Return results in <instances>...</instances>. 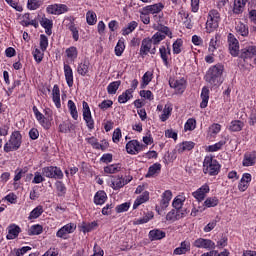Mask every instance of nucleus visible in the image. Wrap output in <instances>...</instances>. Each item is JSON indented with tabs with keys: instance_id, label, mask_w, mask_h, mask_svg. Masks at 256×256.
<instances>
[{
	"instance_id": "de8ad7c7",
	"label": "nucleus",
	"mask_w": 256,
	"mask_h": 256,
	"mask_svg": "<svg viewBox=\"0 0 256 256\" xmlns=\"http://www.w3.org/2000/svg\"><path fill=\"white\" fill-rule=\"evenodd\" d=\"M153 74L151 72H146L142 77L141 89H145L149 83H151V79Z\"/></svg>"
},
{
	"instance_id": "423d86ee",
	"label": "nucleus",
	"mask_w": 256,
	"mask_h": 256,
	"mask_svg": "<svg viewBox=\"0 0 256 256\" xmlns=\"http://www.w3.org/2000/svg\"><path fill=\"white\" fill-rule=\"evenodd\" d=\"M228 45L232 57H237L239 55V40L232 33L228 34Z\"/></svg>"
},
{
	"instance_id": "e433bc0d",
	"label": "nucleus",
	"mask_w": 256,
	"mask_h": 256,
	"mask_svg": "<svg viewBox=\"0 0 256 256\" xmlns=\"http://www.w3.org/2000/svg\"><path fill=\"white\" fill-rule=\"evenodd\" d=\"M131 98H133V90H126L118 97V102L127 103Z\"/></svg>"
},
{
	"instance_id": "79ce46f5",
	"label": "nucleus",
	"mask_w": 256,
	"mask_h": 256,
	"mask_svg": "<svg viewBox=\"0 0 256 256\" xmlns=\"http://www.w3.org/2000/svg\"><path fill=\"white\" fill-rule=\"evenodd\" d=\"M41 215H43V206H37L30 212L28 219H38Z\"/></svg>"
},
{
	"instance_id": "412c9836",
	"label": "nucleus",
	"mask_w": 256,
	"mask_h": 256,
	"mask_svg": "<svg viewBox=\"0 0 256 256\" xmlns=\"http://www.w3.org/2000/svg\"><path fill=\"white\" fill-rule=\"evenodd\" d=\"M172 197L173 193L170 190H166L162 194V200L160 202V207L162 210L167 209V207H169V202L171 201Z\"/></svg>"
},
{
	"instance_id": "774afa93",
	"label": "nucleus",
	"mask_w": 256,
	"mask_h": 256,
	"mask_svg": "<svg viewBox=\"0 0 256 256\" xmlns=\"http://www.w3.org/2000/svg\"><path fill=\"white\" fill-rule=\"evenodd\" d=\"M140 96L144 97V99H148L149 101H153V92L150 90L140 91Z\"/></svg>"
},
{
	"instance_id": "4be33fe9",
	"label": "nucleus",
	"mask_w": 256,
	"mask_h": 256,
	"mask_svg": "<svg viewBox=\"0 0 256 256\" xmlns=\"http://www.w3.org/2000/svg\"><path fill=\"white\" fill-rule=\"evenodd\" d=\"M52 99H53V102L55 103L57 109H60L61 108V91L59 90L58 85H54V87H53Z\"/></svg>"
},
{
	"instance_id": "4c0bfd02",
	"label": "nucleus",
	"mask_w": 256,
	"mask_h": 256,
	"mask_svg": "<svg viewBox=\"0 0 256 256\" xmlns=\"http://www.w3.org/2000/svg\"><path fill=\"white\" fill-rule=\"evenodd\" d=\"M121 86V81H114L111 82L107 87V92L109 95H115L117 93V90Z\"/></svg>"
},
{
	"instance_id": "9d476101",
	"label": "nucleus",
	"mask_w": 256,
	"mask_h": 256,
	"mask_svg": "<svg viewBox=\"0 0 256 256\" xmlns=\"http://www.w3.org/2000/svg\"><path fill=\"white\" fill-rule=\"evenodd\" d=\"M145 145L140 144L137 140H131L126 144V151L130 155H135L136 153H139V151H143V148Z\"/></svg>"
},
{
	"instance_id": "bb28decb",
	"label": "nucleus",
	"mask_w": 256,
	"mask_h": 256,
	"mask_svg": "<svg viewBox=\"0 0 256 256\" xmlns=\"http://www.w3.org/2000/svg\"><path fill=\"white\" fill-rule=\"evenodd\" d=\"M179 219H183V214H179L175 209H172L166 215V221H169L170 223H175V221H179Z\"/></svg>"
},
{
	"instance_id": "338daca9",
	"label": "nucleus",
	"mask_w": 256,
	"mask_h": 256,
	"mask_svg": "<svg viewBox=\"0 0 256 256\" xmlns=\"http://www.w3.org/2000/svg\"><path fill=\"white\" fill-rule=\"evenodd\" d=\"M41 4H39L38 0H28V9L35 11V9H39Z\"/></svg>"
},
{
	"instance_id": "a211bd4d",
	"label": "nucleus",
	"mask_w": 256,
	"mask_h": 256,
	"mask_svg": "<svg viewBox=\"0 0 256 256\" xmlns=\"http://www.w3.org/2000/svg\"><path fill=\"white\" fill-rule=\"evenodd\" d=\"M209 185L205 184L202 187H200L196 192H193V197L197 199V201H203L205 199V195L209 193Z\"/></svg>"
},
{
	"instance_id": "f3484780",
	"label": "nucleus",
	"mask_w": 256,
	"mask_h": 256,
	"mask_svg": "<svg viewBox=\"0 0 256 256\" xmlns=\"http://www.w3.org/2000/svg\"><path fill=\"white\" fill-rule=\"evenodd\" d=\"M170 87L172 89H175L176 93L181 94L185 92V80H173L169 81Z\"/></svg>"
},
{
	"instance_id": "c03bdc74",
	"label": "nucleus",
	"mask_w": 256,
	"mask_h": 256,
	"mask_svg": "<svg viewBox=\"0 0 256 256\" xmlns=\"http://www.w3.org/2000/svg\"><path fill=\"white\" fill-rule=\"evenodd\" d=\"M219 205V199L217 197H209L204 201V207L211 208Z\"/></svg>"
},
{
	"instance_id": "cd10ccee",
	"label": "nucleus",
	"mask_w": 256,
	"mask_h": 256,
	"mask_svg": "<svg viewBox=\"0 0 256 256\" xmlns=\"http://www.w3.org/2000/svg\"><path fill=\"white\" fill-rule=\"evenodd\" d=\"M235 30L238 35H241L242 37H247L249 35V27L243 22H237Z\"/></svg>"
},
{
	"instance_id": "20e7f679",
	"label": "nucleus",
	"mask_w": 256,
	"mask_h": 256,
	"mask_svg": "<svg viewBox=\"0 0 256 256\" xmlns=\"http://www.w3.org/2000/svg\"><path fill=\"white\" fill-rule=\"evenodd\" d=\"M42 175L48 179H63V171L57 166H47L42 168Z\"/></svg>"
},
{
	"instance_id": "aec40b11",
	"label": "nucleus",
	"mask_w": 256,
	"mask_h": 256,
	"mask_svg": "<svg viewBox=\"0 0 256 256\" xmlns=\"http://www.w3.org/2000/svg\"><path fill=\"white\" fill-rule=\"evenodd\" d=\"M125 185H127V182H125V180H123L122 177L112 176V180H111L112 189L117 191V190L121 189L122 187H125Z\"/></svg>"
},
{
	"instance_id": "c756f323",
	"label": "nucleus",
	"mask_w": 256,
	"mask_h": 256,
	"mask_svg": "<svg viewBox=\"0 0 256 256\" xmlns=\"http://www.w3.org/2000/svg\"><path fill=\"white\" fill-rule=\"evenodd\" d=\"M243 127H245V123L241 120H233L230 123L229 130L232 132H239L243 130Z\"/></svg>"
},
{
	"instance_id": "7ed1b4c3",
	"label": "nucleus",
	"mask_w": 256,
	"mask_h": 256,
	"mask_svg": "<svg viewBox=\"0 0 256 256\" xmlns=\"http://www.w3.org/2000/svg\"><path fill=\"white\" fill-rule=\"evenodd\" d=\"M219 21H221V14H219V11L210 10L206 22L207 33H213V31L219 27Z\"/></svg>"
},
{
	"instance_id": "1a4fd4ad",
	"label": "nucleus",
	"mask_w": 256,
	"mask_h": 256,
	"mask_svg": "<svg viewBox=\"0 0 256 256\" xmlns=\"http://www.w3.org/2000/svg\"><path fill=\"white\" fill-rule=\"evenodd\" d=\"M77 229V225L74 223H69L60 228L57 233L56 237H60V239H67V235L73 233Z\"/></svg>"
},
{
	"instance_id": "603ef678",
	"label": "nucleus",
	"mask_w": 256,
	"mask_h": 256,
	"mask_svg": "<svg viewBox=\"0 0 256 256\" xmlns=\"http://www.w3.org/2000/svg\"><path fill=\"white\" fill-rule=\"evenodd\" d=\"M197 127V120L190 118L185 123L184 129L185 131H193Z\"/></svg>"
},
{
	"instance_id": "37998d69",
	"label": "nucleus",
	"mask_w": 256,
	"mask_h": 256,
	"mask_svg": "<svg viewBox=\"0 0 256 256\" xmlns=\"http://www.w3.org/2000/svg\"><path fill=\"white\" fill-rule=\"evenodd\" d=\"M43 233V226L36 224L30 227L28 230V235H41Z\"/></svg>"
},
{
	"instance_id": "393cba45",
	"label": "nucleus",
	"mask_w": 256,
	"mask_h": 256,
	"mask_svg": "<svg viewBox=\"0 0 256 256\" xmlns=\"http://www.w3.org/2000/svg\"><path fill=\"white\" fill-rule=\"evenodd\" d=\"M187 251H191V243L189 241H183L180 247L174 250V255H184Z\"/></svg>"
},
{
	"instance_id": "2eb2a0df",
	"label": "nucleus",
	"mask_w": 256,
	"mask_h": 256,
	"mask_svg": "<svg viewBox=\"0 0 256 256\" xmlns=\"http://www.w3.org/2000/svg\"><path fill=\"white\" fill-rule=\"evenodd\" d=\"M256 163V152H246L242 162L243 167H253Z\"/></svg>"
},
{
	"instance_id": "864d4df0",
	"label": "nucleus",
	"mask_w": 256,
	"mask_h": 256,
	"mask_svg": "<svg viewBox=\"0 0 256 256\" xmlns=\"http://www.w3.org/2000/svg\"><path fill=\"white\" fill-rule=\"evenodd\" d=\"M66 55H67L68 59H72V61H75V58L78 55L77 47L72 46V47L66 49Z\"/></svg>"
},
{
	"instance_id": "5fc2aeb1",
	"label": "nucleus",
	"mask_w": 256,
	"mask_h": 256,
	"mask_svg": "<svg viewBox=\"0 0 256 256\" xmlns=\"http://www.w3.org/2000/svg\"><path fill=\"white\" fill-rule=\"evenodd\" d=\"M124 51H125V43L123 41L119 40L115 47V55L117 57H121V55H123Z\"/></svg>"
},
{
	"instance_id": "2f4dec72",
	"label": "nucleus",
	"mask_w": 256,
	"mask_h": 256,
	"mask_svg": "<svg viewBox=\"0 0 256 256\" xmlns=\"http://www.w3.org/2000/svg\"><path fill=\"white\" fill-rule=\"evenodd\" d=\"M77 73L81 75L82 77H85L89 73V62L84 61L80 63L77 67Z\"/></svg>"
},
{
	"instance_id": "dca6fc26",
	"label": "nucleus",
	"mask_w": 256,
	"mask_h": 256,
	"mask_svg": "<svg viewBox=\"0 0 256 256\" xmlns=\"http://www.w3.org/2000/svg\"><path fill=\"white\" fill-rule=\"evenodd\" d=\"M152 45L153 43L151 42V38H144L142 40L141 47H140L141 57H146V55H149Z\"/></svg>"
},
{
	"instance_id": "69168bd1",
	"label": "nucleus",
	"mask_w": 256,
	"mask_h": 256,
	"mask_svg": "<svg viewBox=\"0 0 256 256\" xmlns=\"http://www.w3.org/2000/svg\"><path fill=\"white\" fill-rule=\"evenodd\" d=\"M16 175L14 176V181H21V179L23 178V175H25V173H27V168L24 169H17L15 171Z\"/></svg>"
},
{
	"instance_id": "a18cd8bd",
	"label": "nucleus",
	"mask_w": 256,
	"mask_h": 256,
	"mask_svg": "<svg viewBox=\"0 0 256 256\" xmlns=\"http://www.w3.org/2000/svg\"><path fill=\"white\" fill-rule=\"evenodd\" d=\"M86 21L88 25H95L97 23V14L93 11H88L86 13Z\"/></svg>"
},
{
	"instance_id": "09e8293b",
	"label": "nucleus",
	"mask_w": 256,
	"mask_h": 256,
	"mask_svg": "<svg viewBox=\"0 0 256 256\" xmlns=\"http://www.w3.org/2000/svg\"><path fill=\"white\" fill-rule=\"evenodd\" d=\"M119 171H121V166H119V164H112L109 166L104 167V173H119Z\"/></svg>"
},
{
	"instance_id": "a19ab883",
	"label": "nucleus",
	"mask_w": 256,
	"mask_h": 256,
	"mask_svg": "<svg viewBox=\"0 0 256 256\" xmlns=\"http://www.w3.org/2000/svg\"><path fill=\"white\" fill-rule=\"evenodd\" d=\"M160 171H161V164L155 163L149 167L146 177H153V175H156V173H159Z\"/></svg>"
},
{
	"instance_id": "4d7b16f0",
	"label": "nucleus",
	"mask_w": 256,
	"mask_h": 256,
	"mask_svg": "<svg viewBox=\"0 0 256 256\" xmlns=\"http://www.w3.org/2000/svg\"><path fill=\"white\" fill-rule=\"evenodd\" d=\"M173 53L174 55H179V53H181V47H183V40L181 39H177L174 43H173Z\"/></svg>"
},
{
	"instance_id": "ea45409f",
	"label": "nucleus",
	"mask_w": 256,
	"mask_h": 256,
	"mask_svg": "<svg viewBox=\"0 0 256 256\" xmlns=\"http://www.w3.org/2000/svg\"><path fill=\"white\" fill-rule=\"evenodd\" d=\"M171 111H173V107H171V105H169V104H166L163 109V113L160 116L161 121H163V122L167 121V119H169V117H171Z\"/></svg>"
},
{
	"instance_id": "a878e982",
	"label": "nucleus",
	"mask_w": 256,
	"mask_h": 256,
	"mask_svg": "<svg viewBox=\"0 0 256 256\" xmlns=\"http://www.w3.org/2000/svg\"><path fill=\"white\" fill-rule=\"evenodd\" d=\"M202 102L200 103L201 109H205L209 103V88L204 86L200 95Z\"/></svg>"
},
{
	"instance_id": "f03ea898",
	"label": "nucleus",
	"mask_w": 256,
	"mask_h": 256,
	"mask_svg": "<svg viewBox=\"0 0 256 256\" xmlns=\"http://www.w3.org/2000/svg\"><path fill=\"white\" fill-rule=\"evenodd\" d=\"M221 171V164L213 158V156H206L203 161V173L215 177Z\"/></svg>"
},
{
	"instance_id": "f8f14e48",
	"label": "nucleus",
	"mask_w": 256,
	"mask_h": 256,
	"mask_svg": "<svg viewBox=\"0 0 256 256\" xmlns=\"http://www.w3.org/2000/svg\"><path fill=\"white\" fill-rule=\"evenodd\" d=\"M256 56V46H247L240 52V59L247 61V59H253Z\"/></svg>"
},
{
	"instance_id": "7c9ffc66",
	"label": "nucleus",
	"mask_w": 256,
	"mask_h": 256,
	"mask_svg": "<svg viewBox=\"0 0 256 256\" xmlns=\"http://www.w3.org/2000/svg\"><path fill=\"white\" fill-rule=\"evenodd\" d=\"M146 201H149V192H143L142 195H140L134 202L133 209H137L139 205H143V203H146Z\"/></svg>"
},
{
	"instance_id": "9b49d317",
	"label": "nucleus",
	"mask_w": 256,
	"mask_h": 256,
	"mask_svg": "<svg viewBox=\"0 0 256 256\" xmlns=\"http://www.w3.org/2000/svg\"><path fill=\"white\" fill-rule=\"evenodd\" d=\"M165 5L163 3H156L153 5H148L143 7V13L148 15H155L157 13H161L164 9Z\"/></svg>"
},
{
	"instance_id": "e2e57ef3",
	"label": "nucleus",
	"mask_w": 256,
	"mask_h": 256,
	"mask_svg": "<svg viewBox=\"0 0 256 256\" xmlns=\"http://www.w3.org/2000/svg\"><path fill=\"white\" fill-rule=\"evenodd\" d=\"M97 227V222H92L89 224H84L82 226L83 233H90V231H93Z\"/></svg>"
},
{
	"instance_id": "39448f33",
	"label": "nucleus",
	"mask_w": 256,
	"mask_h": 256,
	"mask_svg": "<svg viewBox=\"0 0 256 256\" xmlns=\"http://www.w3.org/2000/svg\"><path fill=\"white\" fill-rule=\"evenodd\" d=\"M83 119L86 121L88 129H95V121L91 116V109L89 108V104L85 101H83Z\"/></svg>"
},
{
	"instance_id": "4468645a",
	"label": "nucleus",
	"mask_w": 256,
	"mask_h": 256,
	"mask_svg": "<svg viewBox=\"0 0 256 256\" xmlns=\"http://www.w3.org/2000/svg\"><path fill=\"white\" fill-rule=\"evenodd\" d=\"M160 57L166 67H169V55H171V47H169V44H166V46H161L159 48Z\"/></svg>"
},
{
	"instance_id": "72a5a7b5",
	"label": "nucleus",
	"mask_w": 256,
	"mask_h": 256,
	"mask_svg": "<svg viewBox=\"0 0 256 256\" xmlns=\"http://www.w3.org/2000/svg\"><path fill=\"white\" fill-rule=\"evenodd\" d=\"M60 133H71L72 129H75V125L70 121H65L59 125Z\"/></svg>"
},
{
	"instance_id": "6ab92c4d",
	"label": "nucleus",
	"mask_w": 256,
	"mask_h": 256,
	"mask_svg": "<svg viewBox=\"0 0 256 256\" xmlns=\"http://www.w3.org/2000/svg\"><path fill=\"white\" fill-rule=\"evenodd\" d=\"M248 1L249 0H234L233 13H235V15H241V13L245 11V5H247Z\"/></svg>"
},
{
	"instance_id": "680f3d73",
	"label": "nucleus",
	"mask_w": 256,
	"mask_h": 256,
	"mask_svg": "<svg viewBox=\"0 0 256 256\" xmlns=\"http://www.w3.org/2000/svg\"><path fill=\"white\" fill-rule=\"evenodd\" d=\"M43 55V51L41 52V50H39L38 48L35 49V51L33 52V57L36 63H41V61H43Z\"/></svg>"
},
{
	"instance_id": "052dcab7",
	"label": "nucleus",
	"mask_w": 256,
	"mask_h": 256,
	"mask_svg": "<svg viewBox=\"0 0 256 256\" xmlns=\"http://www.w3.org/2000/svg\"><path fill=\"white\" fill-rule=\"evenodd\" d=\"M99 109L102 111H107L110 107H113V102L111 100H103L102 103L98 105Z\"/></svg>"
},
{
	"instance_id": "49530a36",
	"label": "nucleus",
	"mask_w": 256,
	"mask_h": 256,
	"mask_svg": "<svg viewBox=\"0 0 256 256\" xmlns=\"http://www.w3.org/2000/svg\"><path fill=\"white\" fill-rule=\"evenodd\" d=\"M163 39H165V34H163V32H156L152 38H150V41L153 45H159V42L163 41Z\"/></svg>"
},
{
	"instance_id": "0eeeda50",
	"label": "nucleus",
	"mask_w": 256,
	"mask_h": 256,
	"mask_svg": "<svg viewBox=\"0 0 256 256\" xmlns=\"http://www.w3.org/2000/svg\"><path fill=\"white\" fill-rule=\"evenodd\" d=\"M46 11L50 15H63L69 11V8L65 4H52L46 8Z\"/></svg>"
},
{
	"instance_id": "473e14b6",
	"label": "nucleus",
	"mask_w": 256,
	"mask_h": 256,
	"mask_svg": "<svg viewBox=\"0 0 256 256\" xmlns=\"http://www.w3.org/2000/svg\"><path fill=\"white\" fill-rule=\"evenodd\" d=\"M105 201H107V194L105 193V191L97 192L94 196V203L96 205H103Z\"/></svg>"
},
{
	"instance_id": "3c124183",
	"label": "nucleus",
	"mask_w": 256,
	"mask_h": 256,
	"mask_svg": "<svg viewBox=\"0 0 256 256\" xmlns=\"http://www.w3.org/2000/svg\"><path fill=\"white\" fill-rule=\"evenodd\" d=\"M47 47H49V39L45 34L40 35V49L41 51L45 52L47 51Z\"/></svg>"
},
{
	"instance_id": "c9c22d12",
	"label": "nucleus",
	"mask_w": 256,
	"mask_h": 256,
	"mask_svg": "<svg viewBox=\"0 0 256 256\" xmlns=\"http://www.w3.org/2000/svg\"><path fill=\"white\" fill-rule=\"evenodd\" d=\"M195 147L194 142H183L179 145L178 153H185V151H191Z\"/></svg>"
},
{
	"instance_id": "0e129e2a",
	"label": "nucleus",
	"mask_w": 256,
	"mask_h": 256,
	"mask_svg": "<svg viewBox=\"0 0 256 256\" xmlns=\"http://www.w3.org/2000/svg\"><path fill=\"white\" fill-rule=\"evenodd\" d=\"M184 202H185V199L176 198V199L172 202V205H173V207H174V210L179 211V209H182Z\"/></svg>"
},
{
	"instance_id": "6e6552de",
	"label": "nucleus",
	"mask_w": 256,
	"mask_h": 256,
	"mask_svg": "<svg viewBox=\"0 0 256 256\" xmlns=\"http://www.w3.org/2000/svg\"><path fill=\"white\" fill-rule=\"evenodd\" d=\"M193 247H197V249H215V242L211 239L198 238L193 242Z\"/></svg>"
},
{
	"instance_id": "8fccbe9b",
	"label": "nucleus",
	"mask_w": 256,
	"mask_h": 256,
	"mask_svg": "<svg viewBox=\"0 0 256 256\" xmlns=\"http://www.w3.org/2000/svg\"><path fill=\"white\" fill-rule=\"evenodd\" d=\"M68 29L71 31L74 41H79V30L77 29V26H75V23L71 22L68 25Z\"/></svg>"
},
{
	"instance_id": "c85d7f7f",
	"label": "nucleus",
	"mask_w": 256,
	"mask_h": 256,
	"mask_svg": "<svg viewBox=\"0 0 256 256\" xmlns=\"http://www.w3.org/2000/svg\"><path fill=\"white\" fill-rule=\"evenodd\" d=\"M10 142L13 144L15 149H19L21 147V133H19V131L13 132Z\"/></svg>"
},
{
	"instance_id": "5701e85b",
	"label": "nucleus",
	"mask_w": 256,
	"mask_h": 256,
	"mask_svg": "<svg viewBox=\"0 0 256 256\" xmlns=\"http://www.w3.org/2000/svg\"><path fill=\"white\" fill-rule=\"evenodd\" d=\"M64 75L68 87H73V69H71V66H69V64L64 65Z\"/></svg>"
},
{
	"instance_id": "f704fd0d",
	"label": "nucleus",
	"mask_w": 256,
	"mask_h": 256,
	"mask_svg": "<svg viewBox=\"0 0 256 256\" xmlns=\"http://www.w3.org/2000/svg\"><path fill=\"white\" fill-rule=\"evenodd\" d=\"M68 109L70 111V115L72 116V119L77 121V119L79 118V114L77 112V106L75 105V102H73V100L68 101Z\"/></svg>"
},
{
	"instance_id": "13d9d810",
	"label": "nucleus",
	"mask_w": 256,
	"mask_h": 256,
	"mask_svg": "<svg viewBox=\"0 0 256 256\" xmlns=\"http://www.w3.org/2000/svg\"><path fill=\"white\" fill-rule=\"evenodd\" d=\"M6 3H8V5H10V7H12L13 9H15L16 11H23V6L19 5V0H5Z\"/></svg>"
},
{
	"instance_id": "ddd939ff",
	"label": "nucleus",
	"mask_w": 256,
	"mask_h": 256,
	"mask_svg": "<svg viewBox=\"0 0 256 256\" xmlns=\"http://www.w3.org/2000/svg\"><path fill=\"white\" fill-rule=\"evenodd\" d=\"M7 231L8 234L6 239L11 241L12 239H17L19 237V233H21V227H19L17 224H11L8 226Z\"/></svg>"
},
{
	"instance_id": "58836bf2",
	"label": "nucleus",
	"mask_w": 256,
	"mask_h": 256,
	"mask_svg": "<svg viewBox=\"0 0 256 256\" xmlns=\"http://www.w3.org/2000/svg\"><path fill=\"white\" fill-rule=\"evenodd\" d=\"M138 25L136 21L128 23L127 27L122 29V35H130V33H133L134 29H137Z\"/></svg>"
},
{
	"instance_id": "b1692460",
	"label": "nucleus",
	"mask_w": 256,
	"mask_h": 256,
	"mask_svg": "<svg viewBox=\"0 0 256 256\" xmlns=\"http://www.w3.org/2000/svg\"><path fill=\"white\" fill-rule=\"evenodd\" d=\"M166 233L163 230L154 229L149 232V239L152 241H160V239H165Z\"/></svg>"
},
{
	"instance_id": "f257e3e1",
	"label": "nucleus",
	"mask_w": 256,
	"mask_h": 256,
	"mask_svg": "<svg viewBox=\"0 0 256 256\" xmlns=\"http://www.w3.org/2000/svg\"><path fill=\"white\" fill-rule=\"evenodd\" d=\"M224 69L225 67L221 63L210 67L205 75V80L207 81V83L212 85V87H216V85H219V83H221V75H223Z\"/></svg>"
},
{
	"instance_id": "bf43d9fd",
	"label": "nucleus",
	"mask_w": 256,
	"mask_h": 256,
	"mask_svg": "<svg viewBox=\"0 0 256 256\" xmlns=\"http://www.w3.org/2000/svg\"><path fill=\"white\" fill-rule=\"evenodd\" d=\"M140 13V19L144 25H149L151 23V18L149 17V13H144L143 8L139 10Z\"/></svg>"
},
{
	"instance_id": "6e6d98bb",
	"label": "nucleus",
	"mask_w": 256,
	"mask_h": 256,
	"mask_svg": "<svg viewBox=\"0 0 256 256\" xmlns=\"http://www.w3.org/2000/svg\"><path fill=\"white\" fill-rule=\"evenodd\" d=\"M56 189L58 191V197H63L67 193V187L61 181L56 182Z\"/></svg>"
}]
</instances>
